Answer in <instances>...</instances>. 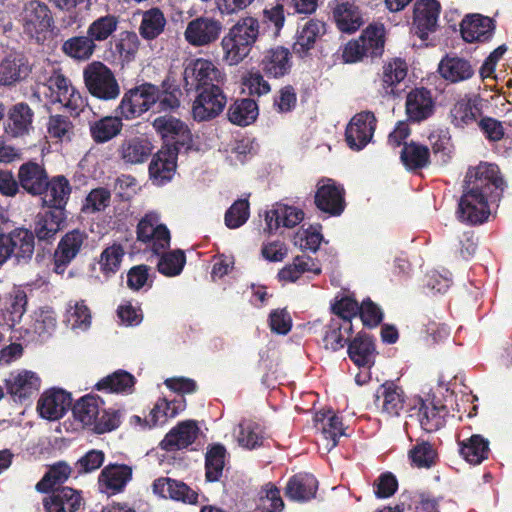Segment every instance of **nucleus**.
Returning <instances> with one entry per match:
<instances>
[{"label":"nucleus","mask_w":512,"mask_h":512,"mask_svg":"<svg viewBox=\"0 0 512 512\" xmlns=\"http://www.w3.org/2000/svg\"><path fill=\"white\" fill-rule=\"evenodd\" d=\"M135 385V378L124 370H118L103 378L96 384L98 390L112 393H131Z\"/></svg>","instance_id":"51"},{"label":"nucleus","mask_w":512,"mask_h":512,"mask_svg":"<svg viewBox=\"0 0 512 512\" xmlns=\"http://www.w3.org/2000/svg\"><path fill=\"white\" fill-rule=\"evenodd\" d=\"M91 312L84 301L70 302L65 321L73 330L86 331L91 325Z\"/></svg>","instance_id":"56"},{"label":"nucleus","mask_w":512,"mask_h":512,"mask_svg":"<svg viewBox=\"0 0 512 512\" xmlns=\"http://www.w3.org/2000/svg\"><path fill=\"white\" fill-rule=\"evenodd\" d=\"M161 257L157 263L158 271L168 277L179 275L186 263V256L182 250H173L161 253Z\"/></svg>","instance_id":"60"},{"label":"nucleus","mask_w":512,"mask_h":512,"mask_svg":"<svg viewBox=\"0 0 512 512\" xmlns=\"http://www.w3.org/2000/svg\"><path fill=\"white\" fill-rule=\"evenodd\" d=\"M153 127L161 138L167 143H172L175 149L189 147L192 135L188 126L173 116H160L153 121Z\"/></svg>","instance_id":"13"},{"label":"nucleus","mask_w":512,"mask_h":512,"mask_svg":"<svg viewBox=\"0 0 512 512\" xmlns=\"http://www.w3.org/2000/svg\"><path fill=\"white\" fill-rule=\"evenodd\" d=\"M185 408L184 399L181 397L178 400L167 401L166 399H159L149 413V420H146V425L149 428L163 425L169 418H174Z\"/></svg>","instance_id":"43"},{"label":"nucleus","mask_w":512,"mask_h":512,"mask_svg":"<svg viewBox=\"0 0 512 512\" xmlns=\"http://www.w3.org/2000/svg\"><path fill=\"white\" fill-rule=\"evenodd\" d=\"M440 13V4L436 0H417L414 5L413 27L415 33L426 39L434 32Z\"/></svg>","instance_id":"17"},{"label":"nucleus","mask_w":512,"mask_h":512,"mask_svg":"<svg viewBox=\"0 0 512 512\" xmlns=\"http://www.w3.org/2000/svg\"><path fill=\"white\" fill-rule=\"evenodd\" d=\"M31 70V65L24 55L20 53L9 54L0 62V85H15L26 79Z\"/></svg>","instance_id":"22"},{"label":"nucleus","mask_w":512,"mask_h":512,"mask_svg":"<svg viewBox=\"0 0 512 512\" xmlns=\"http://www.w3.org/2000/svg\"><path fill=\"white\" fill-rule=\"evenodd\" d=\"M176 170V154L170 149H162L158 151L150 165L149 173L157 184H163L170 180Z\"/></svg>","instance_id":"34"},{"label":"nucleus","mask_w":512,"mask_h":512,"mask_svg":"<svg viewBox=\"0 0 512 512\" xmlns=\"http://www.w3.org/2000/svg\"><path fill=\"white\" fill-rule=\"evenodd\" d=\"M358 40L364 45L370 57L381 56L384 51L385 29L383 25L370 24Z\"/></svg>","instance_id":"53"},{"label":"nucleus","mask_w":512,"mask_h":512,"mask_svg":"<svg viewBox=\"0 0 512 512\" xmlns=\"http://www.w3.org/2000/svg\"><path fill=\"white\" fill-rule=\"evenodd\" d=\"M305 273L319 275L321 273V267L318 262L310 256L300 255L296 256L292 263L286 265L279 271L278 278L281 282H295Z\"/></svg>","instance_id":"37"},{"label":"nucleus","mask_w":512,"mask_h":512,"mask_svg":"<svg viewBox=\"0 0 512 512\" xmlns=\"http://www.w3.org/2000/svg\"><path fill=\"white\" fill-rule=\"evenodd\" d=\"M96 49L95 43L87 36H75L66 40L62 45V51L76 60H88Z\"/></svg>","instance_id":"55"},{"label":"nucleus","mask_w":512,"mask_h":512,"mask_svg":"<svg viewBox=\"0 0 512 512\" xmlns=\"http://www.w3.org/2000/svg\"><path fill=\"white\" fill-rule=\"evenodd\" d=\"M33 112L25 103L14 105L10 111L6 124V133L12 137L27 134L32 127Z\"/></svg>","instance_id":"38"},{"label":"nucleus","mask_w":512,"mask_h":512,"mask_svg":"<svg viewBox=\"0 0 512 512\" xmlns=\"http://www.w3.org/2000/svg\"><path fill=\"white\" fill-rule=\"evenodd\" d=\"M315 204L318 209L330 215H340L345 206L344 190L332 179H323L317 184Z\"/></svg>","instance_id":"14"},{"label":"nucleus","mask_w":512,"mask_h":512,"mask_svg":"<svg viewBox=\"0 0 512 512\" xmlns=\"http://www.w3.org/2000/svg\"><path fill=\"white\" fill-rule=\"evenodd\" d=\"M350 359L358 366L369 369L375 358V347L367 335H358L348 346Z\"/></svg>","instance_id":"40"},{"label":"nucleus","mask_w":512,"mask_h":512,"mask_svg":"<svg viewBox=\"0 0 512 512\" xmlns=\"http://www.w3.org/2000/svg\"><path fill=\"white\" fill-rule=\"evenodd\" d=\"M459 452L468 463L478 465L488 458L489 442L481 435L475 434L459 441Z\"/></svg>","instance_id":"41"},{"label":"nucleus","mask_w":512,"mask_h":512,"mask_svg":"<svg viewBox=\"0 0 512 512\" xmlns=\"http://www.w3.org/2000/svg\"><path fill=\"white\" fill-rule=\"evenodd\" d=\"M84 83L90 94L101 100H113L120 94V86L112 70L100 61L89 63L83 71Z\"/></svg>","instance_id":"5"},{"label":"nucleus","mask_w":512,"mask_h":512,"mask_svg":"<svg viewBox=\"0 0 512 512\" xmlns=\"http://www.w3.org/2000/svg\"><path fill=\"white\" fill-rule=\"evenodd\" d=\"M377 406L388 416H399L405 408L404 391L391 382H386L377 391Z\"/></svg>","instance_id":"27"},{"label":"nucleus","mask_w":512,"mask_h":512,"mask_svg":"<svg viewBox=\"0 0 512 512\" xmlns=\"http://www.w3.org/2000/svg\"><path fill=\"white\" fill-rule=\"evenodd\" d=\"M6 388L14 401L24 402L38 393L41 388V378L31 370H15L6 379Z\"/></svg>","instance_id":"12"},{"label":"nucleus","mask_w":512,"mask_h":512,"mask_svg":"<svg viewBox=\"0 0 512 512\" xmlns=\"http://www.w3.org/2000/svg\"><path fill=\"white\" fill-rule=\"evenodd\" d=\"M304 218V212L294 206L277 203L272 209L266 211L265 222L266 230L271 233L280 226L293 228Z\"/></svg>","instance_id":"24"},{"label":"nucleus","mask_w":512,"mask_h":512,"mask_svg":"<svg viewBox=\"0 0 512 512\" xmlns=\"http://www.w3.org/2000/svg\"><path fill=\"white\" fill-rule=\"evenodd\" d=\"M122 128V119L117 116H105L89 124L91 138L97 144L112 140L120 134Z\"/></svg>","instance_id":"39"},{"label":"nucleus","mask_w":512,"mask_h":512,"mask_svg":"<svg viewBox=\"0 0 512 512\" xmlns=\"http://www.w3.org/2000/svg\"><path fill=\"white\" fill-rule=\"evenodd\" d=\"M226 102L221 87L202 89L192 105L193 118L199 122L214 119L224 110Z\"/></svg>","instance_id":"10"},{"label":"nucleus","mask_w":512,"mask_h":512,"mask_svg":"<svg viewBox=\"0 0 512 512\" xmlns=\"http://www.w3.org/2000/svg\"><path fill=\"white\" fill-rule=\"evenodd\" d=\"M504 180L495 164L480 163L468 170L466 188L459 201L458 217L471 224L487 220L490 210L487 197L494 189L503 190Z\"/></svg>","instance_id":"1"},{"label":"nucleus","mask_w":512,"mask_h":512,"mask_svg":"<svg viewBox=\"0 0 512 512\" xmlns=\"http://www.w3.org/2000/svg\"><path fill=\"white\" fill-rule=\"evenodd\" d=\"M436 450L428 442H420L409 451L411 463L418 468H430L435 464Z\"/></svg>","instance_id":"63"},{"label":"nucleus","mask_w":512,"mask_h":512,"mask_svg":"<svg viewBox=\"0 0 512 512\" xmlns=\"http://www.w3.org/2000/svg\"><path fill=\"white\" fill-rule=\"evenodd\" d=\"M70 193L69 181L64 176H56L50 181L46 180L44 191L41 194L42 202L45 206L61 211L67 203Z\"/></svg>","instance_id":"31"},{"label":"nucleus","mask_w":512,"mask_h":512,"mask_svg":"<svg viewBox=\"0 0 512 512\" xmlns=\"http://www.w3.org/2000/svg\"><path fill=\"white\" fill-rule=\"evenodd\" d=\"M132 479V468L125 464H109L103 468L98 477L99 490L108 496L124 490Z\"/></svg>","instance_id":"16"},{"label":"nucleus","mask_w":512,"mask_h":512,"mask_svg":"<svg viewBox=\"0 0 512 512\" xmlns=\"http://www.w3.org/2000/svg\"><path fill=\"white\" fill-rule=\"evenodd\" d=\"M326 32L325 23L317 20H308L297 32L294 50L297 54L304 55L314 48L316 41Z\"/></svg>","instance_id":"35"},{"label":"nucleus","mask_w":512,"mask_h":512,"mask_svg":"<svg viewBox=\"0 0 512 512\" xmlns=\"http://www.w3.org/2000/svg\"><path fill=\"white\" fill-rule=\"evenodd\" d=\"M434 112V101L430 91L417 88L410 91L406 99V113L411 121L421 122Z\"/></svg>","instance_id":"26"},{"label":"nucleus","mask_w":512,"mask_h":512,"mask_svg":"<svg viewBox=\"0 0 512 512\" xmlns=\"http://www.w3.org/2000/svg\"><path fill=\"white\" fill-rule=\"evenodd\" d=\"M18 22L23 33L39 44L53 39L55 25L52 12L40 0L26 1L18 14Z\"/></svg>","instance_id":"2"},{"label":"nucleus","mask_w":512,"mask_h":512,"mask_svg":"<svg viewBox=\"0 0 512 512\" xmlns=\"http://www.w3.org/2000/svg\"><path fill=\"white\" fill-rule=\"evenodd\" d=\"M183 81L187 91L222 87L226 74L212 60L194 58L184 62Z\"/></svg>","instance_id":"3"},{"label":"nucleus","mask_w":512,"mask_h":512,"mask_svg":"<svg viewBox=\"0 0 512 512\" xmlns=\"http://www.w3.org/2000/svg\"><path fill=\"white\" fill-rule=\"evenodd\" d=\"M408 67L400 58L392 59L383 66L381 86L385 95H393L397 86L406 78Z\"/></svg>","instance_id":"42"},{"label":"nucleus","mask_w":512,"mask_h":512,"mask_svg":"<svg viewBox=\"0 0 512 512\" xmlns=\"http://www.w3.org/2000/svg\"><path fill=\"white\" fill-rule=\"evenodd\" d=\"M63 214L60 210L39 214L35 225V234L39 240L53 238L61 228Z\"/></svg>","instance_id":"54"},{"label":"nucleus","mask_w":512,"mask_h":512,"mask_svg":"<svg viewBox=\"0 0 512 512\" xmlns=\"http://www.w3.org/2000/svg\"><path fill=\"white\" fill-rule=\"evenodd\" d=\"M199 434V427L194 420H185L172 428L161 441V448L166 451L184 449L191 445Z\"/></svg>","instance_id":"23"},{"label":"nucleus","mask_w":512,"mask_h":512,"mask_svg":"<svg viewBox=\"0 0 512 512\" xmlns=\"http://www.w3.org/2000/svg\"><path fill=\"white\" fill-rule=\"evenodd\" d=\"M71 472L72 469L66 462H57L48 469L43 478L37 483L36 489L46 492L53 486L64 483L70 477Z\"/></svg>","instance_id":"58"},{"label":"nucleus","mask_w":512,"mask_h":512,"mask_svg":"<svg viewBox=\"0 0 512 512\" xmlns=\"http://www.w3.org/2000/svg\"><path fill=\"white\" fill-rule=\"evenodd\" d=\"M318 489V481L308 473L291 477L286 485V496L294 501H309L314 498Z\"/></svg>","instance_id":"30"},{"label":"nucleus","mask_w":512,"mask_h":512,"mask_svg":"<svg viewBox=\"0 0 512 512\" xmlns=\"http://www.w3.org/2000/svg\"><path fill=\"white\" fill-rule=\"evenodd\" d=\"M223 61L229 66H235L244 61L251 53L253 47L226 33L221 39Z\"/></svg>","instance_id":"44"},{"label":"nucleus","mask_w":512,"mask_h":512,"mask_svg":"<svg viewBox=\"0 0 512 512\" xmlns=\"http://www.w3.org/2000/svg\"><path fill=\"white\" fill-rule=\"evenodd\" d=\"M258 116V106L252 99L235 101L228 109V119L239 126H247L254 122Z\"/></svg>","instance_id":"48"},{"label":"nucleus","mask_w":512,"mask_h":512,"mask_svg":"<svg viewBox=\"0 0 512 512\" xmlns=\"http://www.w3.org/2000/svg\"><path fill=\"white\" fill-rule=\"evenodd\" d=\"M137 240L154 254L166 251L170 246L171 235L167 226L162 223L160 215L151 211L146 213L138 222L136 228Z\"/></svg>","instance_id":"6"},{"label":"nucleus","mask_w":512,"mask_h":512,"mask_svg":"<svg viewBox=\"0 0 512 512\" xmlns=\"http://www.w3.org/2000/svg\"><path fill=\"white\" fill-rule=\"evenodd\" d=\"M430 152L428 147L411 142L404 146L401 160L409 169L425 167L429 163Z\"/></svg>","instance_id":"59"},{"label":"nucleus","mask_w":512,"mask_h":512,"mask_svg":"<svg viewBox=\"0 0 512 512\" xmlns=\"http://www.w3.org/2000/svg\"><path fill=\"white\" fill-rule=\"evenodd\" d=\"M316 425L321 429L320 443L323 447L330 451L338 444V439L344 435V427L341 419L332 415L330 412L328 415L316 414Z\"/></svg>","instance_id":"33"},{"label":"nucleus","mask_w":512,"mask_h":512,"mask_svg":"<svg viewBox=\"0 0 512 512\" xmlns=\"http://www.w3.org/2000/svg\"><path fill=\"white\" fill-rule=\"evenodd\" d=\"M377 120L372 112L357 113L346 128V141L353 150L363 149L371 140L376 129Z\"/></svg>","instance_id":"11"},{"label":"nucleus","mask_w":512,"mask_h":512,"mask_svg":"<svg viewBox=\"0 0 512 512\" xmlns=\"http://www.w3.org/2000/svg\"><path fill=\"white\" fill-rule=\"evenodd\" d=\"M460 27L462 38L469 43L489 40L494 30L493 20L479 14L466 16Z\"/></svg>","instance_id":"25"},{"label":"nucleus","mask_w":512,"mask_h":512,"mask_svg":"<svg viewBox=\"0 0 512 512\" xmlns=\"http://www.w3.org/2000/svg\"><path fill=\"white\" fill-rule=\"evenodd\" d=\"M446 410L444 405L436 403L433 399L421 400L418 412L420 425L426 432L440 429L444 424Z\"/></svg>","instance_id":"36"},{"label":"nucleus","mask_w":512,"mask_h":512,"mask_svg":"<svg viewBox=\"0 0 512 512\" xmlns=\"http://www.w3.org/2000/svg\"><path fill=\"white\" fill-rule=\"evenodd\" d=\"M118 19L114 15H105L94 20L87 29V35L95 43L107 40L117 29Z\"/></svg>","instance_id":"57"},{"label":"nucleus","mask_w":512,"mask_h":512,"mask_svg":"<svg viewBox=\"0 0 512 512\" xmlns=\"http://www.w3.org/2000/svg\"><path fill=\"white\" fill-rule=\"evenodd\" d=\"M103 401L94 395H86L76 402L73 414L84 426L96 425Z\"/></svg>","instance_id":"45"},{"label":"nucleus","mask_w":512,"mask_h":512,"mask_svg":"<svg viewBox=\"0 0 512 512\" xmlns=\"http://www.w3.org/2000/svg\"><path fill=\"white\" fill-rule=\"evenodd\" d=\"M71 406L70 394L61 389H49L39 398L37 410L42 418L58 420Z\"/></svg>","instance_id":"20"},{"label":"nucleus","mask_w":512,"mask_h":512,"mask_svg":"<svg viewBox=\"0 0 512 512\" xmlns=\"http://www.w3.org/2000/svg\"><path fill=\"white\" fill-rule=\"evenodd\" d=\"M166 26V18L159 8H151L142 15L140 35L147 40L157 38Z\"/></svg>","instance_id":"52"},{"label":"nucleus","mask_w":512,"mask_h":512,"mask_svg":"<svg viewBox=\"0 0 512 512\" xmlns=\"http://www.w3.org/2000/svg\"><path fill=\"white\" fill-rule=\"evenodd\" d=\"M151 150V143L147 139L135 137L123 141L119 153L126 163L139 164L149 157Z\"/></svg>","instance_id":"46"},{"label":"nucleus","mask_w":512,"mask_h":512,"mask_svg":"<svg viewBox=\"0 0 512 512\" xmlns=\"http://www.w3.org/2000/svg\"><path fill=\"white\" fill-rule=\"evenodd\" d=\"M47 67L50 69V75L42 83V93L50 103L61 104L63 107L78 113L85 105V100L80 92L53 65L48 63Z\"/></svg>","instance_id":"4"},{"label":"nucleus","mask_w":512,"mask_h":512,"mask_svg":"<svg viewBox=\"0 0 512 512\" xmlns=\"http://www.w3.org/2000/svg\"><path fill=\"white\" fill-rule=\"evenodd\" d=\"M85 237V234L79 230H73L65 234L54 253L53 271L55 273H64L67 266L79 253Z\"/></svg>","instance_id":"19"},{"label":"nucleus","mask_w":512,"mask_h":512,"mask_svg":"<svg viewBox=\"0 0 512 512\" xmlns=\"http://www.w3.org/2000/svg\"><path fill=\"white\" fill-rule=\"evenodd\" d=\"M235 437L240 446L255 449L262 445L264 431L260 424L251 420H243L235 432Z\"/></svg>","instance_id":"50"},{"label":"nucleus","mask_w":512,"mask_h":512,"mask_svg":"<svg viewBox=\"0 0 512 512\" xmlns=\"http://www.w3.org/2000/svg\"><path fill=\"white\" fill-rule=\"evenodd\" d=\"M223 30L222 22L212 16H198L187 23L184 38L193 47H207L216 42Z\"/></svg>","instance_id":"8"},{"label":"nucleus","mask_w":512,"mask_h":512,"mask_svg":"<svg viewBox=\"0 0 512 512\" xmlns=\"http://www.w3.org/2000/svg\"><path fill=\"white\" fill-rule=\"evenodd\" d=\"M479 109L471 98H460L451 108V122L458 128L475 123L479 116Z\"/></svg>","instance_id":"47"},{"label":"nucleus","mask_w":512,"mask_h":512,"mask_svg":"<svg viewBox=\"0 0 512 512\" xmlns=\"http://www.w3.org/2000/svg\"><path fill=\"white\" fill-rule=\"evenodd\" d=\"M351 334L352 323L350 321L333 322L331 328L325 334V346L333 351H337L345 346Z\"/></svg>","instance_id":"61"},{"label":"nucleus","mask_w":512,"mask_h":512,"mask_svg":"<svg viewBox=\"0 0 512 512\" xmlns=\"http://www.w3.org/2000/svg\"><path fill=\"white\" fill-rule=\"evenodd\" d=\"M159 88L145 83L124 94L118 106L121 117L130 120L139 117L157 103Z\"/></svg>","instance_id":"7"},{"label":"nucleus","mask_w":512,"mask_h":512,"mask_svg":"<svg viewBox=\"0 0 512 512\" xmlns=\"http://www.w3.org/2000/svg\"><path fill=\"white\" fill-rule=\"evenodd\" d=\"M34 252V236L26 229L0 234V265L14 256L18 261L30 259Z\"/></svg>","instance_id":"9"},{"label":"nucleus","mask_w":512,"mask_h":512,"mask_svg":"<svg viewBox=\"0 0 512 512\" xmlns=\"http://www.w3.org/2000/svg\"><path fill=\"white\" fill-rule=\"evenodd\" d=\"M74 126L69 118L62 115L50 116L47 123V132L51 138L58 141H70Z\"/></svg>","instance_id":"64"},{"label":"nucleus","mask_w":512,"mask_h":512,"mask_svg":"<svg viewBox=\"0 0 512 512\" xmlns=\"http://www.w3.org/2000/svg\"><path fill=\"white\" fill-rule=\"evenodd\" d=\"M293 66V55L289 48L274 46L263 52L260 67L271 78H281L289 74Z\"/></svg>","instance_id":"15"},{"label":"nucleus","mask_w":512,"mask_h":512,"mask_svg":"<svg viewBox=\"0 0 512 512\" xmlns=\"http://www.w3.org/2000/svg\"><path fill=\"white\" fill-rule=\"evenodd\" d=\"M439 73L447 81L457 83L471 78L474 69L470 62L458 56H446L439 63Z\"/></svg>","instance_id":"32"},{"label":"nucleus","mask_w":512,"mask_h":512,"mask_svg":"<svg viewBox=\"0 0 512 512\" xmlns=\"http://www.w3.org/2000/svg\"><path fill=\"white\" fill-rule=\"evenodd\" d=\"M20 186L31 195H41L47 180L45 169L34 162H27L18 171Z\"/></svg>","instance_id":"28"},{"label":"nucleus","mask_w":512,"mask_h":512,"mask_svg":"<svg viewBox=\"0 0 512 512\" xmlns=\"http://www.w3.org/2000/svg\"><path fill=\"white\" fill-rule=\"evenodd\" d=\"M225 448L221 445L211 447L206 453V478L209 481H217L221 475L225 463Z\"/></svg>","instance_id":"62"},{"label":"nucleus","mask_w":512,"mask_h":512,"mask_svg":"<svg viewBox=\"0 0 512 512\" xmlns=\"http://www.w3.org/2000/svg\"><path fill=\"white\" fill-rule=\"evenodd\" d=\"M333 18L338 29L344 33H354L364 23L359 8L352 2H340L333 9Z\"/></svg>","instance_id":"29"},{"label":"nucleus","mask_w":512,"mask_h":512,"mask_svg":"<svg viewBox=\"0 0 512 512\" xmlns=\"http://www.w3.org/2000/svg\"><path fill=\"white\" fill-rule=\"evenodd\" d=\"M155 495L162 498H170L188 504H194L198 500V493L182 481L168 477H160L152 484Z\"/></svg>","instance_id":"21"},{"label":"nucleus","mask_w":512,"mask_h":512,"mask_svg":"<svg viewBox=\"0 0 512 512\" xmlns=\"http://www.w3.org/2000/svg\"><path fill=\"white\" fill-rule=\"evenodd\" d=\"M83 505L81 492L70 487L56 489L43 498L45 512H79Z\"/></svg>","instance_id":"18"},{"label":"nucleus","mask_w":512,"mask_h":512,"mask_svg":"<svg viewBox=\"0 0 512 512\" xmlns=\"http://www.w3.org/2000/svg\"><path fill=\"white\" fill-rule=\"evenodd\" d=\"M227 33L254 47L260 36V23L252 16L241 17Z\"/></svg>","instance_id":"49"}]
</instances>
